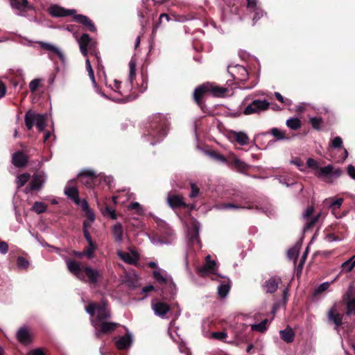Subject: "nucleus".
I'll return each instance as SVG.
<instances>
[{"label":"nucleus","instance_id":"1","mask_svg":"<svg viewBox=\"0 0 355 355\" xmlns=\"http://www.w3.org/2000/svg\"><path fill=\"white\" fill-rule=\"evenodd\" d=\"M85 310L92 317L91 323L95 329V336L97 338H99L101 334L114 331L119 325L116 322L106 321V319L110 317V313L105 302H102L101 304L90 302Z\"/></svg>","mask_w":355,"mask_h":355},{"label":"nucleus","instance_id":"2","mask_svg":"<svg viewBox=\"0 0 355 355\" xmlns=\"http://www.w3.org/2000/svg\"><path fill=\"white\" fill-rule=\"evenodd\" d=\"M168 121L166 116L157 113L152 115L146 124L143 138L154 146L166 135Z\"/></svg>","mask_w":355,"mask_h":355},{"label":"nucleus","instance_id":"3","mask_svg":"<svg viewBox=\"0 0 355 355\" xmlns=\"http://www.w3.org/2000/svg\"><path fill=\"white\" fill-rule=\"evenodd\" d=\"M129 76H128V83L125 84V88L121 89V83L117 80H114V90L121 94L123 96H125L123 98H118L116 101L120 103H125L128 101L132 100V98L127 94L132 90V82L136 76V60L133 58L130 60L129 62Z\"/></svg>","mask_w":355,"mask_h":355},{"label":"nucleus","instance_id":"4","mask_svg":"<svg viewBox=\"0 0 355 355\" xmlns=\"http://www.w3.org/2000/svg\"><path fill=\"white\" fill-rule=\"evenodd\" d=\"M227 92V89L216 85L214 83L203 84L196 88L193 93V98L198 105H200L201 98L205 93L209 92L214 96H221Z\"/></svg>","mask_w":355,"mask_h":355},{"label":"nucleus","instance_id":"5","mask_svg":"<svg viewBox=\"0 0 355 355\" xmlns=\"http://www.w3.org/2000/svg\"><path fill=\"white\" fill-rule=\"evenodd\" d=\"M218 266L215 260L211 259L210 255L205 257V263L203 266L198 268V273L202 277H209L212 280H219V277L221 276L217 272Z\"/></svg>","mask_w":355,"mask_h":355},{"label":"nucleus","instance_id":"6","mask_svg":"<svg viewBox=\"0 0 355 355\" xmlns=\"http://www.w3.org/2000/svg\"><path fill=\"white\" fill-rule=\"evenodd\" d=\"M46 114H37L29 110L25 114V124L28 130L35 125L40 132L44 130L46 126Z\"/></svg>","mask_w":355,"mask_h":355},{"label":"nucleus","instance_id":"7","mask_svg":"<svg viewBox=\"0 0 355 355\" xmlns=\"http://www.w3.org/2000/svg\"><path fill=\"white\" fill-rule=\"evenodd\" d=\"M200 223L196 220L192 219L191 226L188 227L187 237L189 244L197 248H201V243L199 238Z\"/></svg>","mask_w":355,"mask_h":355},{"label":"nucleus","instance_id":"8","mask_svg":"<svg viewBox=\"0 0 355 355\" xmlns=\"http://www.w3.org/2000/svg\"><path fill=\"white\" fill-rule=\"evenodd\" d=\"M77 41L79 44L80 50L84 56H87L89 49L91 51V53L95 54L97 59H98L97 53L96 52V44L92 40L88 34H83Z\"/></svg>","mask_w":355,"mask_h":355},{"label":"nucleus","instance_id":"9","mask_svg":"<svg viewBox=\"0 0 355 355\" xmlns=\"http://www.w3.org/2000/svg\"><path fill=\"white\" fill-rule=\"evenodd\" d=\"M155 221L159 227L161 236L162 238V243L166 245L171 244L175 239V234L173 230L163 220L157 218Z\"/></svg>","mask_w":355,"mask_h":355},{"label":"nucleus","instance_id":"10","mask_svg":"<svg viewBox=\"0 0 355 355\" xmlns=\"http://www.w3.org/2000/svg\"><path fill=\"white\" fill-rule=\"evenodd\" d=\"M315 175L319 178L325 180L328 182H332L333 179L338 178L341 175L339 169L334 170L332 165H327L320 167L318 171L314 173Z\"/></svg>","mask_w":355,"mask_h":355},{"label":"nucleus","instance_id":"11","mask_svg":"<svg viewBox=\"0 0 355 355\" xmlns=\"http://www.w3.org/2000/svg\"><path fill=\"white\" fill-rule=\"evenodd\" d=\"M270 103L267 100H254L243 111L246 115L259 113L268 109Z\"/></svg>","mask_w":355,"mask_h":355},{"label":"nucleus","instance_id":"12","mask_svg":"<svg viewBox=\"0 0 355 355\" xmlns=\"http://www.w3.org/2000/svg\"><path fill=\"white\" fill-rule=\"evenodd\" d=\"M80 182L87 187H92L98 180L96 173L91 169H84L78 174Z\"/></svg>","mask_w":355,"mask_h":355},{"label":"nucleus","instance_id":"13","mask_svg":"<svg viewBox=\"0 0 355 355\" xmlns=\"http://www.w3.org/2000/svg\"><path fill=\"white\" fill-rule=\"evenodd\" d=\"M227 70L232 77L239 81H245L248 78V72L243 66L239 64L229 66Z\"/></svg>","mask_w":355,"mask_h":355},{"label":"nucleus","instance_id":"14","mask_svg":"<svg viewBox=\"0 0 355 355\" xmlns=\"http://www.w3.org/2000/svg\"><path fill=\"white\" fill-rule=\"evenodd\" d=\"M11 8L16 15H24L31 8L28 0H9Z\"/></svg>","mask_w":355,"mask_h":355},{"label":"nucleus","instance_id":"15","mask_svg":"<svg viewBox=\"0 0 355 355\" xmlns=\"http://www.w3.org/2000/svg\"><path fill=\"white\" fill-rule=\"evenodd\" d=\"M46 180V175L44 172L35 173L29 187L25 189L26 193H28L30 191L40 190L43 187Z\"/></svg>","mask_w":355,"mask_h":355},{"label":"nucleus","instance_id":"16","mask_svg":"<svg viewBox=\"0 0 355 355\" xmlns=\"http://www.w3.org/2000/svg\"><path fill=\"white\" fill-rule=\"evenodd\" d=\"M133 343V336L132 333L127 331L126 335L115 338V344L116 347L120 349H125L132 345Z\"/></svg>","mask_w":355,"mask_h":355},{"label":"nucleus","instance_id":"17","mask_svg":"<svg viewBox=\"0 0 355 355\" xmlns=\"http://www.w3.org/2000/svg\"><path fill=\"white\" fill-rule=\"evenodd\" d=\"M67 268H68L69 270L72 274L76 275V277L78 279H79L83 282L86 281L85 276L83 274L85 266L81 267L80 265L77 261H72V260H68L67 261Z\"/></svg>","mask_w":355,"mask_h":355},{"label":"nucleus","instance_id":"18","mask_svg":"<svg viewBox=\"0 0 355 355\" xmlns=\"http://www.w3.org/2000/svg\"><path fill=\"white\" fill-rule=\"evenodd\" d=\"M343 202V198H326L324 200V203L325 206L329 207L331 209L332 214L337 218H342L345 214L338 216L336 214V211L340 207Z\"/></svg>","mask_w":355,"mask_h":355},{"label":"nucleus","instance_id":"19","mask_svg":"<svg viewBox=\"0 0 355 355\" xmlns=\"http://www.w3.org/2000/svg\"><path fill=\"white\" fill-rule=\"evenodd\" d=\"M36 42L39 44L40 48L43 50H45L46 51L51 53L56 54L62 62L64 61V53L57 46L54 45L53 44L42 41H38Z\"/></svg>","mask_w":355,"mask_h":355},{"label":"nucleus","instance_id":"20","mask_svg":"<svg viewBox=\"0 0 355 355\" xmlns=\"http://www.w3.org/2000/svg\"><path fill=\"white\" fill-rule=\"evenodd\" d=\"M218 281L220 282L218 286V294L220 297L225 298L230 290V281L227 277L222 275L219 277V280Z\"/></svg>","mask_w":355,"mask_h":355},{"label":"nucleus","instance_id":"21","mask_svg":"<svg viewBox=\"0 0 355 355\" xmlns=\"http://www.w3.org/2000/svg\"><path fill=\"white\" fill-rule=\"evenodd\" d=\"M73 180L68 182L64 189V194L73 200L76 205H79L80 198L78 196V191L73 184Z\"/></svg>","mask_w":355,"mask_h":355},{"label":"nucleus","instance_id":"22","mask_svg":"<svg viewBox=\"0 0 355 355\" xmlns=\"http://www.w3.org/2000/svg\"><path fill=\"white\" fill-rule=\"evenodd\" d=\"M167 202L168 205L173 208L186 207V203L182 196L169 193L167 196Z\"/></svg>","mask_w":355,"mask_h":355},{"label":"nucleus","instance_id":"23","mask_svg":"<svg viewBox=\"0 0 355 355\" xmlns=\"http://www.w3.org/2000/svg\"><path fill=\"white\" fill-rule=\"evenodd\" d=\"M153 277L155 279L161 284H167L175 286L169 276L167 275L165 271L158 268L153 272Z\"/></svg>","mask_w":355,"mask_h":355},{"label":"nucleus","instance_id":"24","mask_svg":"<svg viewBox=\"0 0 355 355\" xmlns=\"http://www.w3.org/2000/svg\"><path fill=\"white\" fill-rule=\"evenodd\" d=\"M76 12L75 10H66L58 6H52L49 8V13L53 17H66Z\"/></svg>","mask_w":355,"mask_h":355},{"label":"nucleus","instance_id":"25","mask_svg":"<svg viewBox=\"0 0 355 355\" xmlns=\"http://www.w3.org/2000/svg\"><path fill=\"white\" fill-rule=\"evenodd\" d=\"M229 159L230 160V163L232 162L235 168L239 172H244L249 168V166L246 163L239 159L238 157L233 153H229Z\"/></svg>","mask_w":355,"mask_h":355},{"label":"nucleus","instance_id":"26","mask_svg":"<svg viewBox=\"0 0 355 355\" xmlns=\"http://www.w3.org/2000/svg\"><path fill=\"white\" fill-rule=\"evenodd\" d=\"M153 309L156 315L164 318L169 311L170 308L167 304L159 302L153 304Z\"/></svg>","mask_w":355,"mask_h":355},{"label":"nucleus","instance_id":"27","mask_svg":"<svg viewBox=\"0 0 355 355\" xmlns=\"http://www.w3.org/2000/svg\"><path fill=\"white\" fill-rule=\"evenodd\" d=\"M83 272L87 275L89 281L94 284L98 282V279L101 277V274L99 270L88 266L84 267Z\"/></svg>","mask_w":355,"mask_h":355},{"label":"nucleus","instance_id":"28","mask_svg":"<svg viewBox=\"0 0 355 355\" xmlns=\"http://www.w3.org/2000/svg\"><path fill=\"white\" fill-rule=\"evenodd\" d=\"M73 19L76 21L85 26L89 31L95 32L96 31L94 23L87 16L83 15H75Z\"/></svg>","mask_w":355,"mask_h":355},{"label":"nucleus","instance_id":"29","mask_svg":"<svg viewBox=\"0 0 355 355\" xmlns=\"http://www.w3.org/2000/svg\"><path fill=\"white\" fill-rule=\"evenodd\" d=\"M28 162V157L22 152L18 151L13 154L12 157V164L17 167L24 166Z\"/></svg>","mask_w":355,"mask_h":355},{"label":"nucleus","instance_id":"30","mask_svg":"<svg viewBox=\"0 0 355 355\" xmlns=\"http://www.w3.org/2000/svg\"><path fill=\"white\" fill-rule=\"evenodd\" d=\"M234 140L241 146H245L249 142V137L247 134L242 131H232L230 132Z\"/></svg>","mask_w":355,"mask_h":355},{"label":"nucleus","instance_id":"31","mask_svg":"<svg viewBox=\"0 0 355 355\" xmlns=\"http://www.w3.org/2000/svg\"><path fill=\"white\" fill-rule=\"evenodd\" d=\"M17 339L24 344H28L31 342V334L26 327H21L17 334Z\"/></svg>","mask_w":355,"mask_h":355},{"label":"nucleus","instance_id":"32","mask_svg":"<svg viewBox=\"0 0 355 355\" xmlns=\"http://www.w3.org/2000/svg\"><path fill=\"white\" fill-rule=\"evenodd\" d=\"M328 318L335 324V329H338V327L342 324L343 315L336 313L334 307H333L329 311Z\"/></svg>","mask_w":355,"mask_h":355},{"label":"nucleus","instance_id":"33","mask_svg":"<svg viewBox=\"0 0 355 355\" xmlns=\"http://www.w3.org/2000/svg\"><path fill=\"white\" fill-rule=\"evenodd\" d=\"M279 280L275 277H271L266 281L263 288L267 293H272L276 291L278 288Z\"/></svg>","mask_w":355,"mask_h":355},{"label":"nucleus","instance_id":"34","mask_svg":"<svg viewBox=\"0 0 355 355\" xmlns=\"http://www.w3.org/2000/svg\"><path fill=\"white\" fill-rule=\"evenodd\" d=\"M279 334L281 338L288 343L293 342L294 340L295 334L293 329L289 327H287L284 330H281Z\"/></svg>","mask_w":355,"mask_h":355},{"label":"nucleus","instance_id":"35","mask_svg":"<svg viewBox=\"0 0 355 355\" xmlns=\"http://www.w3.org/2000/svg\"><path fill=\"white\" fill-rule=\"evenodd\" d=\"M118 256L125 263L132 264L137 261V257L135 255L130 254L128 252H123L122 251L117 252Z\"/></svg>","mask_w":355,"mask_h":355},{"label":"nucleus","instance_id":"36","mask_svg":"<svg viewBox=\"0 0 355 355\" xmlns=\"http://www.w3.org/2000/svg\"><path fill=\"white\" fill-rule=\"evenodd\" d=\"M346 314L351 315L355 314V297H347L345 300Z\"/></svg>","mask_w":355,"mask_h":355},{"label":"nucleus","instance_id":"37","mask_svg":"<svg viewBox=\"0 0 355 355\" xmlns=\"http://www.w3.org/2000/svg\"><path fill=\"white\" fill-rule=\"evenodd\" d=\"M286 125L292 130H297L302 126L301 121L298 118L292 117L286 120Z\"/></svg>","mask_w":355,"mask_h":355},{"label":"nucleus","instance_id":"38","mask_svg":"<svg viewBox=\"0 0 355 355\" xmlns=\"http://www.w3.org/2000/svg\"><path fill=\"white\" fill-rule=\"evenodd\" d=\"M112 232L115 240L117 242H121L123 239V230L121 223H118L113 226Z\"/></svg>","mask_w":355,"mask_h":355},{"label":"nucleus","instance_id":"39","mask_svg":"<svg viewBox=\"0 0 355 355\" xmlns=\"http://www.w3.org/2000/svg\"><path fill=\"white\" fill-rule=\"evenodd\" d=\"M268 324V320L265 319L262 320L259 324H253L250 325L252 331H259V332H264L267 330Z\"/></svg>","mask_w":355,"mask_h":355},{"label":"nucleus","instance_id":"40","mask_svg":"<svg viewBox=\"0 0 355 355\" xmlns=\"http://www.w3.org/2000/svg\"><path fill=\"white\" fill-rule=\"evenodd\" d=\"M341 267L343 268V270H345L347 272L352 271L355 267V255L343 262Z\"/></svg>","mask_w":355,"mask_h":355},{"label":"nucleus","instance_id":"41","mask_svg":"<svg viewBox=\"0 0 355 355\" xmlns=\"http://www.w3.org/2000/svg\"><path fill=\"white\" fill-rule=\"evenodd\" d=\"M31 211L40 214L46 211V205L42 202L36 201L31 207Z\"/></svg>","mask_w":355,"mask_h":355},{"label":"nucleus","instance_id":"42","mask_svg":"<svg viewBox=\"0 0 355 355\" xmlns=\"http://www.w3.org/2000/svg\"><path fill=\"white\" fill-rule=\"evenodd\" d=\"M31 175L28 173L21 174L16 179V184L18 188L23 187L30 179Z\"/></svg>","mask_w":355,"mask_h":355},{"label":"nucleus","instance_id":"43","mask_svg":"<svg viewBox=\"0 0 355 355\" xmlns=\"http://www.w3.org/2000/svg\"><path fill=\"white\" fill-rule=\"evenodd\" d=\"M271 134L274 137H275L277 140H288L289 138L285 135V132L280 129L277 128H272L271 130Z\"/></svg>","mask_w":355,"mask_h":355},{"label":"nucleus","instance_id":"44","mask_svg":"<svg viewBox=\"0 0 355 355\" xmlns=\"http://www.w3.org/2000/svg\"><path fill=\"white\" fill-rule=\"evenodd\" d=\"M209 155L212 158H214L216 161H218L223 164H226L229 166H230V160L229 159V156L227 157V158H225L222 155H220V154H218L216 153H209Z\"/></svg>","mask_w":355,"mask_h":355},{"label":"nucleus","instance_id":"45","mask_svg":"<svg viewBox=\"0 0 355 355\" xmlns=\"http://www.w3.org/2000/svg\"><path fill=\"white\" fill-rule=\"evenodd\" d=\"M86 69L88 72L89 78L92 80L93 85L94 87H96V82L95 80L94 73L92 69L90 61L88 58L86 60Z\"/></svg>","mask_w":355,"mask_h":355},{"label":"nucleus","instance_id":"46","mask_svg":"<svg viewBox=\"0 0 355 355\" xmlns=\"http://www.w3.org/2000/svg\"><path fill=\"white\" fill-rule=\"evenodd\" d=\"M335 280L336 279L333 280L331 282H325L322 283L315 288L314 294L318 295L327 291L329 288L331 284L333 283Z\"/></svg>","mask_w":355,"mask_h":355},{"label":"nucleus","instance_id":"47","mask_svg":"<svg viewBox=\"0 0 355 355\" xmlns=\"http://www.w3.org/2000/svg\"><path fill=\"white\" fill-rule=\"evenodd\" d=\"M94 250L95 246L94 243H92V245L89 244V246L87 248H85L82 253L78 254V255L81 256L84 254L87 256L89 259H91L93 257Z\"/></svg>","mask_w":355,"mask_h":355},{"label":"nucleus","instance_id":"48","mask_svg":"<svg viewBox=\"0 0 355 355\" xmlns=\"http://www.w3.org/2000/svg\"><path fill=\"white\" fill-rule=\"evenodd\" d=\"M306 165L309 168L314 171V173L315 171H318L320 170V167L319 165V163L312 158H308L306 160Z\"/></svg>","mask_w":355,"mask_h":355},{"label":"nucleus","instance_id":"49","mask_svg":"<svg viewBox=\"0 0 355 355\" xmlns=\"http://www.w3.org/2000/svg\"><path fill=\"white\" fill-rule=\"evenodd\" d=\"M128 209H135L136 214H137L139 215L144 214V209H143L141 205L137 202H131L128 205Z\"/></svg>","mask_w":355,"mask_h":355},{"label":"nucleus","instance_id":"50","mask_svg":"<svg viewBox=\"0 0 355 355\" xmlns=\"http://www.w3.org/2000/svg\"><path fill=\"white\" fill-rule=\"evenodd\" d=\"M89 226H90V224H88V223L87 221L83 222L84 236H85V239L87 240V241L88 242V244L92 245V243H93V241H92V237L89 234V232L88 231V227Z\"/></svg>","mask_w":355,"mask_h":355},{"label":"nucleus","instance_id":"51","mask_svg":"<svg viewBox=\"0 0 355 355\" xmlns=\"http://www.w3.org/2000/svg\"><path fill=\"white\" fill-rule=\"evenodd\" d=\"M310 123L312 127L315 130H320L321 124L322 123V118L320 117H311L309 119Z\"/></svg>","mask_w":355,"mask_h":355},{"label":"nucleus","instance_id":"52","mask_svg":"<svg viewBox=\"0 0 355 355\" xmlns=\"http://www.w3.org/2000/svg\"><path fill=\"white\" fill-rule=\"evenodd\" d=\"M17 265L19 268L25 269L28 266L29 262L25 258L19 257L17 260Z\"/></svg>","mask_w":355,"mask_h":355},{"label":"nucleus","instance_id":"53","mask_svg":"<svg viewBox=\"0 0 355 355\" xmlns=\"http://www.w3.org/2000/svg\"><path fill=\"white\" fill-rule=\"evenodd\" d=\"M221 209H252V207L239 206L233 203H226L221 205Z\"/></svg>","mask_w":355,"mask_h":355},{"label":"nucleus","instance_id":"54","mask_svg":"<svg viewBox=\"0 0 355 355\" xmlns=\"http://www.w3.org/2000/svg\"><path fill=\"white\" fill-rule=\"evenodd\" d=\"M319 214L313 217L312 218H310L305 224L304 225V231H306L308 230L309 229H310L311 227H312L315 223L316 222L318 221V218H319Z\"/></svg>","mask_w":355,"mask_h":355},{"label":"nucleus","instance_id":"55","mask_svg":"<svg viewBox=\"0 0 355 355\" xmlns=\"http://www.w3.org/2000/svg\"><path fill=\"white\" fill-rule=\"evenodd\" d=\"M41 80L36 78L31 81L29 83V89L32 92H35L40 85Z\"/></svg>","mask_w":355,"mask_h":355},{"label":"nucleus","instance_id":"56","mask_svg":"<svg viewBox=\"0 0 355 355\" xmlns=\"http://www.w3.org/2000/svg\"><path fill=\"white\" fill-rule=\"evenodd\" d=\"M247 7L249 10H259V6H257V0H246Z\"/></svg>","mask_w":355,"mask_h":355},{"label":"nucleus","instance_id":"57","mask_svg":"<svg viewBox=\"0 0 355 355\" xmlns=\"http://www.w3.org/2000/svg\"><path fill=\"white\" fill-rule=\"evenodd\" d=\"M343 145V140L340 137H336L332 139L331 146L334 148H341Z\"/></svg>","mask_w":355,"mask_h":355},{"label":"nucleus","instance_id":"58","mask_svg":"<svg viewBox=\"0 0 355 355\" xmlns=\"http://www.w3.org/2000/svg\"><path fill=\"white\" fill-rule=\"evenodd\" d=\"M190 184H191V191L189 194V197L193 198L196 197L199 194L200 190L196 184L191 182Z\"/></svg>","mask_w":355,"mask_h":355},{"label":"nucleus","instance_id":"59","mask_svg":"<svg viewBox=\"0 0 355 355\" xmlns=\"http://www.w3.org/2000/svg\"><path fill=\"white\" fill-rule=\"evenodd\" d=\"M291 162L293 164H294L296 166H297V168L301 171H304L303 162L301 161V159L300 158L296 157V158L293 159V160H291Z\"/></svg>","mask_w":355,"mask_h":355},{"label":"nucleus","instance_id":"60","mask_svg":"<svg viewBox=\"0 0 355 355\" xmlns=\"http://www.w3.org/2000/svg\"><path fill=\"white\" fill-rule=\"evenodd\" d=\"M298 250L293 248H291L288 250L287 252V255L289 259H296L298 256Z\"/></svg>","mask_w":355,"mask_h":355},{"label":"nucleus","instance_id":"61","mask_svg":"<svg viewBox=\"0 0 355 355\" xmlns=\"http://www.w3.org/2000/svg\"><path fill=\"white\" fill-rule=\"evenodd\" d=\"M251 12L254 13V16L253 17V21L255 23L258 19H259L261 17L263 16V11L259 8V10H250Z\"/></svg>","mask_w":355,"mask_h":355},{"label":"nucleus","instance_id":"62","mask_svg":"<svg viewBox=\"0 0 355 355\" xmlns=\"http://www.w3.org/2000/svg\"><path fill=\"white\" fill-rule=\"evenodd\" d=\"M227 334L224 331L212 333V337L218 340H223L227 337Z\"/></svg>","mask_w":355,"mask_h":355},{"label":"nucleus","instance_id":"63","mask_svg":"<svg viewBox=\"0 0 355 355\" xmlns=\"http://www.w3.org/2000/svg\"><path fill=\"white\" fill-rule=\"evenodd\" d=\"M19 42L23 45H26V46H33V44L34 43L33 41H32L26 37H20Z\"/></svg>","mask_w":355,"mask_h":355},{"label":"nucleus","instance_id":"64","mask_svg":"<svg viewBox=\"0 0 355 355\" xmlns=\"http://www.w3.org/2000/svg\"><path fill=\"white\" fill-rule=\"evenodd\" d=\"M8 245L5 241L0 242V252L3 254H5L8 252Z\"/></svg>","mask_w":355,"mask_h":355}]
</instances>
